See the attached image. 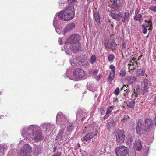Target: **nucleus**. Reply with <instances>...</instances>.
<instances>
[{
	"instance_id": "nucleus-39",
	"label": "nucleus",
	"mask_w": 156,
	"mask_h": 156,
	"mask_svg": "<svg viewBox=\"0 0 156 156\" xmlns=\"http://www.w3.org/2000/svg\"><path fill=\"white\" fill-rule=\"evenodd\" d=\"M128 65L129 66V70H134L135 69L136 67H135V66H133L131 64H128Z\"/></svg>"
},
{
	"instance_id": "nucleus-22",
	"label": "nucleus",
	"mask_w": 156,
	"mask_h": 156,
	"mask_svg": "<svg viewBox=\"0 0 156 156\" xmlns=\"http://www.w3.org/2000/svg\"><path fill=\"white\" fill-rule=\"evenodd\" d=\"M154 124V122L151 119H147L145 120V126L147 128H150Z\"/></svg>"
},
{
	"instance_id": "nucleus-27",
	"label": "nucleus",
	"mask_w": 156,
	"mask_h": 156,
	"mask_svg": "<svg viewBox=\"0 0 156 156\" xmlns=\"http://www.w3.org/2000/svg\"><path fill=\"white\" fill-rule=\"evenodd\" d=\"M94 18L95 20L98 24H99L100 23V18L99 13L98 12H96L94 14Z\"/></svg>"
},
{
	"instance_id": "nucleus-19",
	"label": "nucleus",
	"mask_w": 156,
	"mask_h": 156,
	"mask_svg": "<svg viewBox=\"0 0 156 156\" xmlns=\"http://www.w3.org/2000/svg\"><path fill=\"white\" fill-rule=\"evenodd\" d=\"M130 15H129V13L128 12H125L124 15H123L122 17V20L124 23L128 22L129 20Z\"/></svg>"
},
{
	"instance_id": "nucleus-57",
	"label": "nucleus",
	"mask_w": 156,
	"mask_h": 156,
	"mask_svg": "<svg viewBox=\"0 0 156 156\" xmlns=\"http://www.w3.org/2000/svg\"><path fill=\"white\" fill-rule=\"evenodd\" d=\"M23 140H22L21 141V142H21H22L23 141Z\"/></svg>"
},
{
	"instance_id": "nucleus-14",
	"label": "nucleus",
	"mask_w": 156,
	"mask_h": 156,
	"mask_svg": "<svg viewBox=\"0 0 156 156\" xmlns=\"http://www.w3.org/2000/svg\"><path fill=\"white\" fill-rule=\"evenodd\" d=\"M142 120L140 119H139L137 123V126L136 127V131L137 134L140 135L142 133L143 129V126L142 124Z\"/></svg>"
},
{
	"instance_id": "nucleus-24",
	"label": "nucleus",
	"mask_w": 156,
	"mask_h": 156,
	"mask_svg": "<svg viewBox=\"0 0 156 156\" xmlns=\"http://www.w3.org/2000/svg\"><path fill=\"white\" fill-rule=\"evenodd\" d=\"M67 2L69 4V6H73L74 5H76L77 3V2L76 0H67Z\"/></svg>"
},
{
	"instance_id": "nucleus-31",
	"label": "nucleus",
	"mask_w": 156,
	"mask_h": 156,
	"mask_svg": "<svg viewBox=\"0 0 156 156\" xmlns=\"http://www.w3.org/2000/svg\"><path fill=\"white\" fill-rule=\"evenodd\" d=\"M115 58L114 55L112 54H110L108 56V59L109 61L112 62Z\"/></svg>"
},
{
	"instance_id": "nucleus-51",
	"label": "nucleus",
	"mask_w": 156,
	"mask_h": 156,
	"mask_svg": "<svg viewBox=\"0 0 156 156\" xmlns=\"http://www.w3.org/2000/svg\"><path fill=\"white\" fill-rule=\"evenodd\" d=\"M57 149V147L56 146L54 147L53 148V152H55Z\"/></svg>"
},
{
	"instance_id": "nucleus-5",
	"label": "nucleus",
	"mask_w": 156,
	"mask_h": 156,
	"mask_svg": "<svg viewBox=\"0 0 156 156\" xmlns=\"http://www.w3.org/2000/svg\"><path fill=\"white\" fill-rule=\"evenodd\" d=\"M70 73L69 70H67L66 73L64 74V76L65 77L68 78L70 80L75 81L83 79L85 75L83 70L80 68L76 69L73 72L72 76L70 75Z\"/></svg>"
},
{
	"instance_id": "nucleus-25",
	"label": "nucleus",
	"mask_w": 156,
	"mask_h": 156,
	"mask_svg": "<svg viewBox=\"0 0 156 156\" xmlns=\"http://www.w3.org/2000/svg\"><path fill=\"white\" fill-rule=\"evenodd\" d=\"M126 104L129 107H133L135 105V102L132 100H129L127 101Z\"/></svg>"
},
{
	"instance_id": "nucleus-59",
	"label": "nucleus",
	"mask_w": 156,
	"mask_h": 156,
	"mask_svg": "<svg viewBox=\"0 0 156 156\" xmlns=\"http://www.w3.org/2000/svg\"><path fill=\"white\" fill-rule=\"evenodd\" d=\"M155 1H156V0H154Z\"/></svg>"
},
{
	"instance_id": "nucleus-6",
	"label": "nucleus",
	"mask_w": 156,
	"mask_h": 156,
	"mask_svg": "<svg viewBox=\"0 0 156 156\" xmlns=\"http://www.w3.org/2000/svg\"><path fill=\"white\" fill-rule=\"evenodd\" d=\"M31 151V147L27 144H25L18 152V156H30Z\"/></svg>"
},
{
	"instance_id": "nucleus-43",
	"label": "nucleus",
	"mask_w": 156,
	"mask_h": 156,
	"mask_svg": "<svg viewBox=\"0 0 156 156\" xmlns=\"http://www.w3.org/2000/svg\"><path fill=\"white\" fill-rule=\"evenodd\" d=\"M114 93L115 95H118L119 93V88H117L115 90Z\"/></svg>"
},
{
	"instance_id": "nucleus-9",
	"label": "nucleus",
	"mask_w": 156,
	"mask_h": 156,
	"mask_svg": "<svg viewBox=\"0 0 156 156\" xmlns=\"http://www.w3.org/2000/svg\"><path fill=\"white\" fill-rule=\"evenodd\" d=\"M97 135V132L96 130H94L92 132H90L86 135L83 138H82V141H87L92 138L95 136Z\"/></svg>"
},
{
	"instance_id": "nucleus-50",
	"label": "nucleus",
	"mask_w": 156,
	"mask_h": 156,
	"mask_svg": "<svg viewBox=\"0 0 156 156\" xmlns=\"http://www.w3.org/2000/svg\"><path fill=\"white\" fill-rule=\"evenodd\" d=\"M89 90H90V91H95L96 89V88H94V89H91V88L90 87L89 88Z\"/></svg>"
},
{
	"instance_id": "nucleus-40",
	"label": "nucleus",
	"mask_w": 156,
	"mask_h": 156,
	"mask_svg": "<svg viewBox=\"0 0 156 156\" xmlns=\"http://www.w3.org/2000/svg\"><path fill=\"white\" fill-rule=\"evenodd\" d=\"M59 7L61 8L63 6H64V5L65 4V2L62 0H60L59 2Z\"/></svg>"
},
{
	"instance_id": "nucleus-7",
	"label": "nucleus",
	"mask_w": 156,
	"mask_h": 156,
	"mask_svg": "<svg viewBox=\"0 0 156 156\" xmlns=\"http://www.w3.org/2000/svg\"><path fill=\"white\" fill-rule=\"evenodd\" d=\"M128 152L127 147L124 146H119L115 149L117 156H126Z\"/></svg>"
},
{
	"instance_id": "nucleus-30",
	"label": "nucleus",
	"mask_w": 156,
	"mask_h": 156,
	"mask_svg": "<svg viewBox=\"0 0 156 156\" xmlns=\"http://www.w3.org/2000/svg\"><path fill=\"white\" fill-rule=\"evenodd\" d=\"M88 63L87 60L85 58L82 59L80 61H79V65H82L83 66L86 65Z\"/></svg>"
},
{
	"instance_id": "nucleus-1",
	"label": "nucleus",
	"mask_w": 156,
	"mask_h": 156,
	"mask_svg": "<svg viewBox=\"0 0 156 156\" xmlns=\"http://www.w3.org/2000/svg\"><path fill=\"white\" fill-rule=\"evenodd\" d=\"M81 37L78 34H74L72 35L67 40L68 43H66L64 38H59L58 42L60 45H62L64 42L65 44L64 49L65 52L69 54L70 51L74 53L78 51L80 49V44L78 41Z\"/></svg>"
},
{
	"instance_id": "nucleus-28",
	"label": "nucleus",
	"mask_w": 156,
	"mask_h": 156,
	"mask_svg": "<svg viewBox=\"0 0 156 156\" xmlns=\"http://www.w3.org/2000/svg\"><path fill=\"white\" fill-rule=\"evenodd\" d=\"M112 110V108H109L106 110V115L104 117V119H106L109 116V114H110Z\"/></svg>"
},
{
	"instance_id": "nucleus-12",
	"label": "nucleus",
	"mask_w": 156,
	"mask_h": 156,
	"mask_svg": "<svg viewBox=\"0 0 156 156\" xmlns=\"http://www.w3.org/2000/svg\"><path fill=\"white\" fill-rule=\"evenodd\" d=\"M41 126L43 129L44 131H51L54 127V126L50 123L47 124L44 123Z\"/></svg>"
},
{
	"instance_id": "nucleus-21",
	"label": "nucleus",
	"mask_w": 156,
	"mask_h": 156,
	"mask_svg": "<svg viewBox=\"0 0 156 156\" xmlns=\"http://www.w3.org/2000/svg\"><path fill=\"white\" fill-rule=\"evenodd\" d=\"M136 78L134 76H127L125 78V80L127 81L129 84H131L136 81Z\"/></svg>"
},
{
	"instance_id": "nucleus-29",
	"label": "nucleus",
	"mask_w": 156,
	"mask_h": 156,
	"mask_svg": "<svg viewBox=\"0 0 156 156\" xmlns=\"http://www.w3.org/2000/svg\"><path fill=\"white\" fill-rule=\"evenodd\" d=\"M96 57L95 55H92L90 59V61L91 64H94L96 60Z\"/></svg>"
},
{
	"instance_id": "nucleus-23",
	"label": "nucleus",
	"mask_w": 156,
	"mask_h": 156,
	"mask_svg": "<svg viewBox=\"0 0 156 156\" xmlns=\"http://www.w3.org/2000/svg\"><path fill=\"white\" fill-rule=\"evenodd\" d=\"M113 44L112 41L106 40L105 43V46L107 48H110Z\"/></svg>"
},
{
	"instance_id": "nucleus-47",
	"label": "nucleus",
	"mask_w": 156,
	"mask_h": 156,
	"mask_svg": "<svg viewBox=\"0 0 156 156\" xmlns=\"http://www.w3.org/2000/svg\"><path fill=\"white\" fill-rule=\"evenodd\" d=\"M61 155V153L60 152H58L52 156H60Z\"/></svg>"
},
{
	"instance_id": "nucleus-35",
	"label": "nucleus",
	"mask_w": 156,
	"mask_h": 156,
	"mask_svg": "<svg viewBox=\"0 0 156 156\" xmlns=\"http://www.w3.org/2000/svg\"><path fill=\"white\" fill-rule=\"evenodd\" d=\"M117 12H113L111 13V16L114 19L117 20Z\"/></svg>"
},
{
	"instance_id": "nucleus-52",
	"label": "nucleus",
	"mask_w": 156,
	"mask_h": 156,
	"mask_svg": "<svg viewBox=\"0 0 156 156\" xmlns=\"http://www.w3.org/2000/svg\"><path fill=\"white\" fill-rule=\"evenodd\" d=\"M155 125H156V115H155Z\"/></svg>"
},
{
	"instance_id": "nucleus-26",
	"label": "nucleus",
	"mask_w": 156,
	"mask_h": 156,
	"mask_svg": "<svg viewBox=\"0 0 156 156\" xmlns=\"http://www.w3.org/2000/svg\"><path fill=\"white\" fill-rule=\"evenodd\" d=\"M145 70L143 69H139L137 71L136 75L138 76H143L145 74Z\"/></svg>"
},
{
	"instance_id": "nucleus-20",
	"label": "nucleus",
	"mask_w": 156,
	"mask_h": 156,
	"mask_svg": "<svg viewBox=\"0 0 156 156\" xmlns=\"http://www.w3.org/2000/svg\"><path fill=\"white\" fill-rule=\"evenodd\" d=\"M148 81L147 79H144L142 83V90L144 91H147L148 90Z\"/></svg>"
},
{
	"instance_id": "nucleus-38",
	"label": "nucleus",
	"mask_w": 156,
	"mask_h": 156,
	"mask_svg": "<svg viewBox=\"0 0 156 156\" xmlns=\"http://www.w3.org/2000/svg\"><path fill=\"white\" fill-rule=\"evenodd\" d=\"M142 17V16L140 14H137L135 15L134 18L137 20H139L140 21V19Z\"/></svg>"
},
{
	"instance_id": "nucleus-56",
	"label": "nucleus",
	"mask_w": 156,
	"mask_h": 156,
	"mask_svg": "<svg viewBox=\"0 0 156 156\" xmlns=\"http://www.w3.org/2000/svg\"><path fill=\"white\" fill-rule=\"evenodd\" d=\"M2 93V91H0V95Z\"/></svg>"
},
{
	"instance_id": "nucleus-45",
	"label": "nucleus",
	"mask_w": 156,
	"mask_h": 156,
	"mask_svg": "<svg viewBox=\"0 0 156 156\" xmlns=\"http://www.w3.org/2000/svg\"><path fill=\"white\" fill-rule=\"evenodd\" d=\"M132 142V140L131 138H129L128 140H127V143L128 144H130Z\"/></svg>"
},
{
	"instance_id": "nucleus-18",
	"label": "nucleus",
	"mask_w": 156,
	"mask_h": 156,
	"mask_svg": "<svg viewBox=\"0 0 156 156\" xmlns=\"http://www.w3.org/2000/svg\"><path fill=\"white\" fill-rule=\"evenodd\" d=\"M135 148L138 151H140L142 147L141 142L139 139L136 140L134 144Z\"/></svg>"
},
{
	"instance_id": "nucleus-16",
	"label": "nucleus",
	"mask_w": 156,
	"mask_h": 156,
	"mask_svg": "<svg viewBox=\"0 0 156 156\" xmlns=\"http://www.w3.org/2000/svg\"><path fill=\"white\" fill-rule=\"evenodd\" d=\"M8 148V146L5 144H0V156H3Z\"/></svg>"
},
{
	"instance_id": "nucleus-49",
	"label": "nucleus",
	"mask_w": 156,
	"mask_h": 156,
	"mask_svg": "<svg viewBox=\"0 0 156 156\" xmlns=\"http://www.w3.org/2000/svg\"><path fill=\"white\" fill-rule=\"evenodd\" d=\"M98 69L94 70L93 72V73L94 74H97L98 72Z\"/></svg>"
},
{
	"instance_id": "nucleus-54",
	"label": "nucleus",
	"mask_w": 156,
	"mask_h": 156,
	"mask_svg": "<svg viewBox=\"0 0 156 156\" xmlns=\"http://www.w3.org/2000/svg\"><path fill=\"white\" fill-rule=\"evenodd\" d=\"M123 45L124 46V47L125 48V46H126L125 44L124 43L123 44Z\"/></svg>"
},
{
	"instance_id": "nucleus-13",
	"label": "nucleus",
	"mask_w": 156,
	"mask_h": 156,
	"mask_svg": "<svg viewBox=\"0 0 156 156\" xmlns=\"http://www.w3.org/2000/svg\"><path fill=\"white\" fill-rule=\"evenodd\" d=\"M70 62L72 66L74 67H77L79 65V61L75 56H73L70 58Z\"/></svg>"
},
{
	"instance_id": "nucleus-2",
	"label": "nucleus",
	"mask_w": 156,
	"mask_h": 156,
	"mask_svg": "<svg viewBox=\"0 0 156 156\" xmlns=\"http://www.w3.org/2000/svg\"><path fill=\"white\" fill-rule=\"evenodd\" d=\"M37 127V125H32L23 128L21 134L24 138H27L29 140L32 139L35 141L41 140L43 139V136L41 133L36 131Z\"/></svg>"
},
{
	"instance_id": "nucleus-53",
	"label": "nucleus",
	"mask_w": 156,
	"mask_h": 156,
	"mask_svg": "<svg viewBox=\"0 0 156 156\" xmlns=\"http://www.w3.org/2000/svg\"><path fill=\"white\" fill-rule=\"evenodd\" d=\"M154 102L156 103V97H155V98L154 99Z\"/></svg>"
},
{
	"instance_id": "nucleus-42",
	"label": "nucleus",
	"mask_w": 156,
	"mask_h": 156,
	"mask_svg": "<svg viewBox=\"0 0 156 156\" xmlns=\"http://www.w3.org/2000/svg\"><path fill=\"white\" fill-rule=\"evenodd\" d=\"M40 150L38 148H35V154L37 155L40 152Z\"/></svg>"
},
{
	"instance_id": "nucleus-55",
	"label": "nucleus",
	"mask_w": 156,
	"mask_h": 156,
	"mask_svg": "<svg viewBox=\"0 0 156 156\" xmlns=\"http://www.w3.org/2000/svg\"><path fill=\"white\" fill-rule=\"evenodd\" d=\"M141 56H140L139 57V58L140 59V58H141Z\"/></svg>"
},
{
	"instance_id": "nucleus-34",
	"label": "nucleus",
	"mask_w": 156,
	"mask_h": 156,
	"mask_svg": "<svg viewBox=\"0 0 156 156\" xmlns=\"http://www.w3.org/2000/svg\"><path fill=\"white\" fill-rule=\"evenodd\" d=\"M74 127L72 123L71 124H69L68 126L67 127V131H68L70 132L71 131L74 129Z\"/></svg>"
},
{
	"instance_id": "nucleus-15",
	"label": "nucleus",
	"mask_w": 156,
	"mask_h": 156,
	"mask_svg": "<svg viewBox=\"0 0 156 156\" xmlns=\"http://www.w3.org/2000/svg\"><path fill=\"white\" fill-rule=\"evenodd\" d=\"M58 22L59 21L57 19V15H56L54 19L53 24L57 33L59 34H60L61 33V30L60 29L57 28L58 26Z\"/></svg>"
},
{
	"instance_id": "nucleus-8",
	"label": "nucleus",
	"mask_w": 156,
	"mask_h": 156,
	"mask_svg": "<svg viewBox=\"0 0 156 156\" xmlns=\"http://www.w3.org/2000/svg\"><path fill=\"white\" fill-rule=\"evenodd\" d=\"M125 135L124 132L120 131L117 132L116 135V141L117 143H121L124 141Z\"/></svg>"
},
{
	"instance_id": "nucleus-41",
	"label": "nucleus",
	"mask_w": 156,
	"mask_h": 156,
	"mask_svg": "<svg viewBox=\"0 0 156 156\" xmlns=\"http://www.w3.org/2000/svg\"><path fill=\"white\" fill-rule=\"evenodd\" d=\"M149 9L152 11L156 12V5L150 7Z\"/></svg>"
},
{
	"instance_id": "nucleus-46",
	"label": "nucleus",
	"mask_w": 156,
	"mask_h": 156,
	"mask_svg": "<svg viewBox=\"0 0 156 156\" xmlns=\"http://www.w3.org/2000/svg\"><path fill=\"white\" fill-rule=\"evenodd\" d=\"M102 77V76L101 74H99V75L97 76L96 78V80L97 81H99L101 78Z\"/></svg>"
},
{
	"instance_id": "nucleus-10",
	"label": "nucleus",
	"mask_w": 156,
	"mask_h": 156,
	"mask_svg": "<svg viewBox=\"0 0 156 156\" xmlns=\"http://www.w3.org/2000/svg\"><path fill=\"white\" fill-rule=\"evenodd\" d=\"M146 24L145 25L144 24L142 25V27L143 28V33L144 34H146L147 33V29L146 27H149L148 29L149 30H151L152 29V23L150 21H147L146 20H145Z\"/></svg>"
},
{
	"instance_id": "nucleus-48",
	"label": "nucleus",
	"mask_w": 156,
	"mask_h": 156,
	"mask_svg": "<svg viewBox=\"0 0 156 156\" xmlns=\"http://www.w3.org/2000/svg\"><path fill=\"white\" fill-rule=\"evenodd\" d=\"M139 11L138 8H136V9L135 15L138 14Z\"/></svg>"
},
{
	"instance_id": "nucleus-3",
	"label": "nucleus",
	"mask_w": 156,
	"mask_h": 156,
	"mask_svg": "<svg viewBox=\"0 0 156 156\" xmlns=\"http://www.w3.org/2000/svg\"><path fill=\"white\" fill-rule=\"evenodd\" d=\"M60 119L61 120V128L60 130L58 133L56 137V139L61 140L65 139L66 138H69L68 136V134L67 133V131H65L64 130V127H65V125L67 123L68 121L66 117L63 115L61 112L58 113L57 115L56 120Z\"/></svg>"
},
{
	"instance_id": "nucleus-58",
	"label": "nucleus",
	"mask_w": 156,
	"mask_h": 156,
	"mask_svg": "<svg viewBox=\"0 0 156 156\" xmlns=\"http://www.w3.org/2000/svg\"><path fill=\"white\" fill-rule=\"evenodd\" d=\"M90 156H93V155H90Z\"/></svg>"
},
{
	"instance_id": "nucleus-17",
	"label": "nucleus",
	"mask_w": 156,
	"mask_h": 156,
	"mask_svg": "<svg viewBox=\"0 0 156 156\" xmlns=\"http://www.w3.org/2000/svg\"><path fill=\"white\" fill-rule=\"evenodd\" d=\"M110 68L112 70L109 76V80H112L114 77L115 68L113 65H111L110 66Z\"/></svg>"
},
{
	"instance_id": "nucleus-44",
	"label": "nucleus",
	"mask_w": 156,
	"mask_h": 156,
	"mask_svg": "<svg viewBox=\"0 0 156 156\" xmlns=\"http://www.w3.org/2000/svg\"><path fill=\"white\" fill-rule=\"evenodd\" d=\"M128 118L127 116L125 115L124 116V118L122 119V122L123 123L125 122L127 119V118Z\"/></svg>"
},
{
	"instance_id": "nucleus-11",
	"label": "nucleus",
	"mask_w": 156,
	"mask_h": 156,
	"mask_svg": "<svg viewBox=\"0 0 156 156\" xmlns=\"http://www.w3.org/2000/svg\"><path fill=\"white\" fill-rule=\"evenodd\" d=\"M75 27V25L73 23H70L67 25L64 30V34L72 31Z\"/></svg>"
},
{
	"instance_id": "nucleus-36",
	"label": "nucleus",
	"mask_w": 156,
	"mask_h": 156,
	"mask_svg": "<svg viewBox=\"0 0 156 156\" xmlns=\"http://www.w3.org/2000/svg\"><path fill=\"white\" fill-rule=\"evenodd\" d=\"M113 6L114 7H116L118 6L119 4V0H114L113 2L112 3Z\"/></svg>"
},
{
	"instance_id": "nucleus-37",
	"label": "nucleus",
	"mask_w": 156,
	"mask_h": 156,
	"mask_svg": "<svg viewBox=\"0 0 156 156\" xmlns=\"http://www.w3.org/2000/svg\"><path fill=\"white\" fill-rule=\"evenodd\" d=\"M117 20H118L120 18L122 17V16H123V13L122 12H117Z\"/></svg>"
},
{
	"instance_id": "nucleus-32",
	"label": "nucleus",
	"mask_w": 156,
	"mask_h": 156,
	"mask_svg": "<svg viewBox=\"0 0 156 156\" xmlns=\"http://www.w3.org/2000/svg\"><path fill=\"white\" fill-rule=\"evenodd\" d=\"M126 74V73L125 70L122 69H120L119 73V76L121 77H123Z\"/></svg>"
},
{
	"instance_id": "nucleus-4",
	"label": "nucleus",
	"mask_w": 156,
	"mask_h": 156,
	"mask_svg": "<svg viewBox=\"0 0 156 156\" xmlns=\"http://www.w3.org/2000/svg\"><path fill=\"white\" fill-rule=\"evenodd\" d=\"M56 15H57V18L58 17L62 20L68 21L71 20L75 15L74 7L68 6Z\"/></svg>"
},
{
	"instance_id": "nucleus-33",
	"label": "nucleus",
	"mask_w": 156,
	"mask_h": 156,
	"mask_svg": "<svg viewBox=\"0 0 156 156\" xmlns=\"http://www.w3.org/2000/svg\"><path fill=\"white\" fill-rule=\"evenodd\" d=\"M130 62L132 63V65L133 66H135L136 67L137 65V63L136 58H133L130 61Z\"/></svg>"
}]
</instances>
